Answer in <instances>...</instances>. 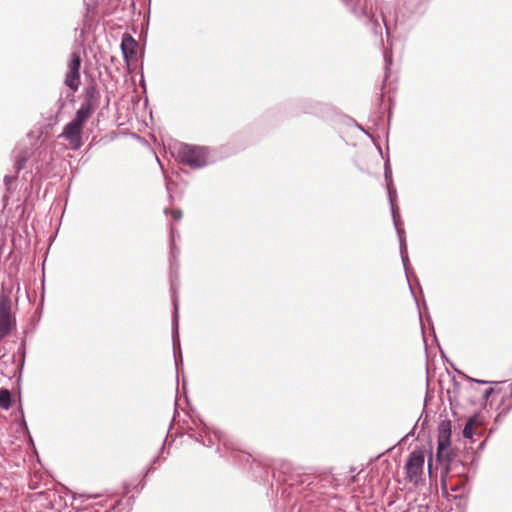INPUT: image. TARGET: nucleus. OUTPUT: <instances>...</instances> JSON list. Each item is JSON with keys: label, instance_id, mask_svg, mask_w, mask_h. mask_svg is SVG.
I'll return each instance as SVG.
<instances>
[{"label": "nucleus", "instance_id": "nucleus-32", "mask_svg": "<svg viewBox=\"0 0 512 512\" xmlns=\"http://www.w3.org/2000/svg\"><path fill=\"white\" fill-rule=\"evenodd\" d=\"M475 382L477 383H480V384H486L487 382L486 381H483V380H474Z\"/></svg>", "mask_w": 512, "mask_h": 512}, {"label": "nucleus", "instance_id": "nucleus-30", "mask_svg": "<svg viewBox=\"0 0 512 512\" xmlns=\"http://www.w3.org/2000/svg\"><path fill=\"white\" fill-rule=\"evenodd\" d=\"M3 203H4V206L7 205V203H8V196L7 195L3 196Z\"/></svg>", "mask_w": 512, "mask_h": 512}, {"label": "nucleus", "instance_id": "nucleus-31", "mask_svg": "<svg viewBox=\"0 0 512 512\" xmlns=\"http://www.w3.org/2000/svg\"><path fill=\"white\" fill-rule=\"evenodd\" d=\"M431 460H432V456L430 457L429 462H428V471L430 474H431Z\"/></svg>", "mask_w": 512, "mask_h": 512}, {"label": "nucleus", "instance_id": "nucleus-5", "mask_svg": "<svg viewBox=\"0 0 512 512\" xmlns=\"http://www.w3.org/2000/svg\"><path fill=\"white\" fill-rule=\"evenodd\" d=\"M171 292H172V303H173V321H172V340H173V351H174V359H175V366L178 370L179 364L183 363L182 354H181V348H180V339H179V333H178V321H179V304H178V297H177V287L176 282L174 279L171 281Z\"/></svg>", "mask_w": 512, "mask_h": 512}, {"label": "nucleus", "instance_id": "nucleus-10", "mask_svg": "<svg viewBox=\"0 0 512 512\" xmlns=\"http://www.w3.org/2000/svg\"><path fill=\"white\" fill-rule=\"evenodd\" d=\"M138 46V42L130 34L125 32L122 35L120 48L127 65L137 60Z\"/></svg>", "mask_w": 512, "mask_h": 512}, {"label": "nucleus", "instance_id": "nucleus-1", "mask_svg": "<svg viewBox=\"0 0 512 512\" xmlns=\"http://www.w3.org/2000/svg\"><path fill=\"white\" fill-rule=\"evenodd\" d=\"M190 436L194 437L196 441L200 442L203 446L211 447L219 443L224 446L226 450H237V444L233 438L221 430H211L206 424L200 423L196 430H193Z\"/></svg>", "mask_w": 512, "mask_h": 512}, {"label": "nucleus", "instance_id": "nucleus-33", "mask_svg": "<svg viewBox=\"0 0 512 512\" xmlns=\"http://www.w3.org/2000/svg\"><path fill=\"white\" fill-rule=\"evenodd\" d=\"M166 188H167V191L170 193V183L168 181L166 183Z\"/></svg>", "mask_w": 512, "mask_h": 512}, {"label": "nucleus", "instance_id": "nucleus-13", "mask_svg": "<svg viewBox=\"0 0 512 512\" xmlns=\"http://www.w3.org/2000/svg\"><path fill=\"white\" fill-rule=\"evenodd\" d=\"M94 110L95 109L93 107H90L88 104L85 105V104L81 103V105H80L79 109L77 110L76 115L72 121L83 126L84 123L89 119L91 113Z\"/></svg>", "mask_w": 512, "mask_h": 512}, {"label": "nucleus", "instance_id": "nucleus-7", "mask_svg": "<svg viewBox=\"0 0 512 512\" xmlns=\"http://www.w3.org/2000/svg\"><path fill=\"white\" fill-rule=\"evenodd\" d=\"M81 58L77 53H72L68 64V72L65 77V84L72 91H76L80 85Z\"/></svg>", "mask_w": 512, "mask_h": 512}, {"label": "nucleus", "instance_id": "nucleus-12", "mask_svg": "<svg viewBox=\"0 0 512 512\" xmlns=\"http://www.w3.org/2000/svg\"><path fill=\"white\" fill-rule=\"evenodd\" d=\"M99 97L100 94L97 88L94 85H89L84 89V100L82 104H88L90 107L96 109V107L98 106Z\"/></svg>", "mask_w": 512, "mask_h": 512}, {"label": "nucleus", "instance_id": "nucleus-9", "mask_svg": "<svg viewBox=\"0 0 512 512\" xmlns=\"http://www.w3.org/2000/svg\"><path fill=\"white\" fill-rule=\"evenodd\" d=\"M82 130L83 126L70 121L64 126L63 132L60 134V137L65 138L72 149L78 150L83 144L82 141Z\"/></svg>", "mask_w": 512, "mask_h": 512}, {"label": "nucleus", "instance_id": "nucleus-27", "mask_svg": "<svg viewBox=\"0 0 512 512\" xmlns=\"http://www.w3.org/2000/svg\"><path fill=\"white\" fill-rule=\"evenodd\" d=\"M492 392H493V389H492V388L486 389V390L484 391V393H483V398H484L485 400H488V399H489V397H490V395L492 394Z\"/></svg>", "mask_w": 512, "mask_h": 512}, {"label": "nucleus", "instance_id": "nucleus-2", "mask_svg": "<svg viewBox=\"0 0 512 512\" xmlns=\"http://www.w3.org/2000/svg\"><path fill=\"white\" fill-rule=\"evenodd\" d=\"M178 159L192 169H200L208 164V151L204 147L183 144L178 150Z\"/></svg>", "mask_w": 512, "mask_h": 512}, {"label": "nucleus", "instance_id": "nucleus-6", "mask_svg": "<svg viewBox=\"0 0 512 512\" xmlns=\"http://www.w3.org/2000/svg\"><path fill=\"white\" fill-rule=\"evenodd\" d=\"M439 462L445 465L444 473H442V482L445 484V477L450 475L466 476L467 466L466 463L459 459L453 451H449L447 457L438 459Z\"/></svg>", "mask_w": 512, "mask_h": 512}, {"label": "nucleus", "instance_id": "nucleus-20", "mask_svg": "<svg viewBox=\"0 0 512 512\" xmlns=\"http://www.w3.org/2000/svg\"><path fill=\"white\" fill-rule=\"evenodd\" d=\"M387 186V193H388V199H389V202L390 204L394 203V199L396 197V189L393 188V185L388 183Z\"/></svg>", "mask_w": 512, "mask_h": 512}, {"label": "nucleus", "instance_id": "nucleus-24", "mask_svg": "<svg viewBox=\"0 0 512 512\" xmlns=\"http://www.w3.org/2000/svg\"><path fill=\"white\" fill-rule=\"evenodd\" d=\"M400 255H401V260H402V263H403L406 275L408 276V269H407V265L409 263L408 252L407 253H401Z\"/></svg>", "mask_w": 512, "mask_h": 512}, {"label": "nucleus", "instance_id": "nucleus-28", "mask_svg": "<svg viewBox=\"0 0 512 512\" xmlns=\"http://www.w3.org/2000/svg\"><path fill=\"white\" fill-rule=\"evenodd\" d=\"M175 233H176L175 229L173 227H171L170 234H171V242H172V244L174 243ZM171 249L173 250V247Z\"/></svg>", "mask_w": 512, "mask_h": 512}, {"label": "nucleus", "instance_id": "nucleus-22", "mask_svg": "<svg viewBox=\"0 0 512 512\" xmlns=\"http://www.w3.org/2000/svg\"><path fill=\"white\" fill-rule=\"evenodd\" d=\"M26 162V157L18 156L15 162L16 172L18 173L24 167V163Z\"/></svg>", "mask_w": 512, "mask_h": 512}, {"label": "nucleus", "instance_id": "nucleus-18", "mask_svg": "<svg viewBox=\"0 0 512 512\" xmlns=\"http://www.w3.org/2000/svg\"><path fill=\"white\" fill-rule=\"evenodd\" d=\"M473 432H474V429H473V421L470 419L464 426L463 428V436L465 438H472L473 436Z\"/></svg>", "mask_w": 512, "mask_h": 512}, {"label": "nucleus", "instance_id": "nucleus-35", "mask_svg": "<svg viewBox=\"0 0 512 512\" xmlns=\"http://www.w3.org/2000/svg\"><path fill=\"white\" fill-rule=\"evenodd\" d=\"M358 128L368 135V133L363 129V127L358 125Z\"/></svg>", "mask_w": 512, "mask_h": 512}, {"label": "nucleus", "instance_id": "nucleus-29", "mask_svg": "<svg viewBox=\"0 0 512 512\" xmlns=\"http://www.w3.org/2000/svg\"><path fill=\"white\" fill-rule=\"evenodd\" d=\"M77 497L82 498V497H86V495H84V494L77 495V494L74 493L73 494V500H76ZM87 498H93V496H87Z\"/></svg>", "mask_w": 512, "mask_h": 512}, {"label": "nucleus", "instance_id": "nucleus-14", "mask_svg": "<svg viewBox=\"0 0 512 512\" xmlns=\"http://www.w3.org/2000/svg\"><path fill=\"white\" fill-rule=\"evenodd\" d=\"M11 393L7 389H0V407L8 409L11 406Z\"/></svg>", "mask_w": 512, "mask_h": 512}, {"label": "nucleus", "instance_id": "nucleus-25", "mask_svg": "<svg viewBox=\"0 0 512 512\" xmlns=\"http://www.w3.org/2000/svg\"><path fill=\"white\" fill-rule=\"evenodd\" d=\"M384 59H385V69L386 71L389 70V66L392 64V58H391V55H389L388 53H384Z\"/></svg>", "mask_w": 512, "mask_h": 512}, {"label": "nucleus", "instance_id": "nucleus-36", "mask_svg": "<svg viewBox=\"0 0 512 512\" xmlns=\"http://www.w3.org/2000/svg\"><path fill=\"white\" fill-rule=\"evenodd\" d=\"M382 20H383V22H384L385 27L387 28L386 21H385V17H384L383 15H382Z\"/></svg>", "mask_w": 512, "mask_h": 512}, {"label": "nucleus", "instance_id": "nucleus-37", "mask_svg": "<svg viewBox=\"0 0 512 512\" xmlns=\"http://www.w3.org/2000/svg\"><path fill=\"white\" fill-rule=\"evenodd\" d=\"M5 355L4 352H2V350H0V359Z\"/></svg>", "mask_w": 512, "mask_h": 512}, {"label": "nucleus", "instance_id": "nucleus-34", "mask_svg": "<svg viewBox=\"0 0 512 512\" xmlns=\"http://www.w3.org/2000/svg\"><path fill=\"white\" fill-rule=\"evenodd\" d=\"M87 12H90L91 11V6L90 4H87V8H86Z\"/></svg>", "mask_w": 512, "mask_h": 512}, {"label": "nucleus", "instance_id": "nucleus-15", "mask_svg": "<svg viewBox=\"0 0 512 512\" xmlns=\"http://www.w3.org/2000/svg\"><path fill=\"white\" fill-rule=\"evenodd\" d=\"M318 103L313 102L311 100H306L301 105V110L304 113L314 114L317 111Z\"/></svg>", "mask_w": 512, "mask_h": 512}, {"label": "nucleus", "instance_id": "nucleus-8", "mask_svg": "<svg viewBox=\"0 0 512 512\" xmlns=\"http://www.w3.org/2000/svg\"><path fill=\"white\" fill-rule=\"evenodd\" d=\"M451 424L450 421H442L439 426L438 447L436 457L442 459L447 457L450 449Z\"/></svg>", "mask_w": 512, "mask_h": 512}, {"label": "nucleus", "instance_id": "nucleus-11", "mask_svg": "<svg viewBox=\"0 0 512 512\" xmlns=\"http://www.w3.org/2000/svg\"><path fill=\"white\" fill-rule=\"evenodd\" d=\"M12 300L5 292L0 294V325L12 328L15 319L11 313Z\"/></svg>", "mask_w": 512, "mask_h": 512}, {"label": "nucleus", "instance_id": "nucleus-17", "mask_svg": "<svg viewBox=\"0 0 512 512\" xmlns=\"http://www.w3.org/2000/svg\"><path fill=\"white\" fill-rule=\"evenodd\" d=\"M15 182H16L15 176L6 175L4 177V185H5L7 192H12L15 189Z\"/></svg>", "mask_w": 512, "mask_h": 512}, {"label": "nucleus", "instance_id": "nucleus-3", "mask_svg": "<svg viewBox=\"0 0 512 512\" xmlns=\"http://www.w3.org/2000/svg\"><path fill=\"white\" fill-rule=\"evenodd\" d=\"M345 4L358 19L371 26L374 34H382L381 25L375 17L373 2H345Z\"/></svg>", "mask_w": 512, "mask_h": 512}, {"label": "nucleus", "instance_id": "nucleus-21", "mask_svg": "<svg viewBox=\"0 0 512 512\" xmlns=\"http://www.w3.org/2000/svg\"><path fill=\"white\" fill-rule=\"evenodd\" d=\"M390 208H391V214H392V218H393V222H394V225H395V228H400L399 225H398V218H399V214L396 210V206L394 203L390 204Z\"/></svg>", "mask_w": 512, "mask_h": 512}, {"label": "nucleus", "instance_id": "nucleus-4", "mask_svg": "<svg viewBox=\"0 0 512 512\" xmlns=\"http://www.w3.org/2000/svg\"><path fill=\"white\" fill-rule=\"evenodd\" d=\"M425 454L421 449L413 450L404 466L405 480L417 485L422 480L424 470Z\"/></svg>", "mask_w": 512, "mask_h": 512}, {"label": "nucleus", "instance_id": "nucleus-38", "mask_svg": "<svg viewBox=\"0 0 512 512\" xmlns=\"http://www.w3.org/2000/svg\"><path fill=\"white\" fill-rule=\"evenodd\" d=\"M164 212H165V214H168L170 211H169V209H165Z\"/></svg>", "mask_w": 512, "mask_h": 512}, {"label": "nucleus", "instance_id": "nucleus-26", "mask_svg": "<svg viewBox=\"0 0 512 512\" xmlns=\"http://www.w3.org/2000/svg\"><path fill=\"white\" fill-rule=\"evenodd\" d=\"M171 215L174 221H178L182 218V212L180 210L171 211Z\"/></svg>", "mask_w": 512, "mask_h": 512}, {"label": "nucleus", "instance_id": "nucleus-16", "mask_svg": "<svg viewBox=\"0 0 512 512\" xmlns=\"http://www.w3.org/2000/svg\"><path fill=\"white\" fill-rule=\"evenodd\" d=\"M397 234L399 238V249L401 253H407L405 231L402 228H397Z\"/></svg>", "mask_w": 512, "mask_h": 512}, {"label": "nucleus", "instance_id": "nucleus-19", "mask_svg": "<svg viewBox=\"0 0 512 512\" xmlns=\"http://www.w3.org/2000/svg\"><path fill=\"white\" fill-rule=\"evenodd\" d=\"M384 176H385L386 185H388V183L392 184V171H391V168L389 165V161H387L385 163Z\"/></svg>", "mask_w": 512, "mask_h": 512}, {"label": "nucleus", "instance_id": "nucleus-23", "mask_svg": "<svg viewBox=\"0 0 512 512\" xmlns=\"http://www.w3.org/2000/svg\"><path fill=\"white\" fill-rule=\"evenodd\" d=\"M11 329L0 325V342L10 333Z\"/></svg>", "mask_w": 512, "mask_h": 512}]
</instances>
